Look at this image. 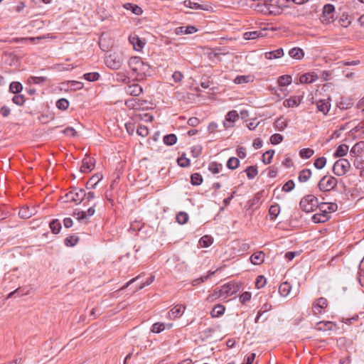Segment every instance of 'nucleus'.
Returning a JSON list of instances; mask_svg holds the SVG:
<instances>
[{
    "label": "nucleus",
    "instance_id": "3c124183",
    "mask_svg": "<svg viewBox=\"0 0 364 364\" xmlns=\"http://www.w3.org/2000/svg\"><path fill=\"white\" fill-rule=\"evenodd\" d=\"M56 107L61 110H66L69 107V102L65 98H61L56 102Z\"/></svg>",
    "mask_w": 364,
    "mask_h": 364
},
{
    "label": "nucleus",
    "instance_id": "a878e982",
    "mask_svg": "<svg viewBox=\"0 0 364 364\" xmlns=\"http://www.w3.org/2000/svg\"><path fill=\"white\" fill-rule=\"evenodd\" d=\"M272 309V306L270 304H268V303H265L264 304L260 309L257 312V315L255 319V322L257 323H259V321L260 319V318L262 316L263 314H264L265 313H267V311H270Z\"/></svg>",
    "mask_w": 364,
    "mask_h": 364
},
{
    "label": "nucleus",
    "instance_id": "a18cd8bd",
    "mask_svg": "<svg viewBox=\"0 0 364 364\" xmlns=\"http://www.w3.org/2000/svg\"><path fill=\"white\" fill-rule=\"evenodd\" d=\"M291 81H292L291 76L288 75H282L278 79L279 85L280 86H283V87L291 84Z\"/></svg>",
    "mask_w": 364,
    "mask_h": 364
},
{
    "label": "nucleus",
    "instance_id": "0e129e2a",
    "mask_svg": "<svg viewBox=\"0 0 364 364\" xmlns=\"http://www.w3.org/2000/svg\"><path fill=\"white\" fill-rule=\"evenodd\" d=\"M47 80L46 77H35L31 76L29 78V82H32L34 84H41L45 82Z\"/></svg>",
    "mask_w": 364,
    "mask_h": 364
},
{
    "label": "nucleus",
    "instance_id": "79ce46f5",
    "mask_svg": "<svg viewBox=\"0 0 364 364\" xmlns=\"http://www.w3.org/2000/svg\"><path fill=\"white\" fill-rule=\"evenodd\" d=\"M166 329V323L161 322H156L151 326V332L159 333Z\"/></svg>",
    "mask_w": 364,
    "mask_h": 364
},
{
    "label": "nucleus",
    "instance_id": "c03bdc74",
    "mask_svg": "<svg viewBox=\"0 0 364 364\" xmlns=\"http://www.w3.org/2000/svg\"><path fill=\"white\" fill-rule=\"evenodd\" d=\"M203 182V177L198 173H194L191 176V183L193 186H199Z\"/></svg>",
    "mask_w": 364,
    "mask_h": 364
},
{
    "label": "nucleus",
    "instance_id": "9b49d317",
    "mask_svg": "<svg viewBox=\"0 0 364 364\" xmlns=\"http://www.w3.org/2000/svg\"><path fill=\"white\" fill-rule=\"evenodd\" d=\"M183 4L185 6L195 10L208 11L211 9V6L207 4H199L191 0H185Z\"/></svg>",
    "mask_w": 364,
    "mask_h": 364
},
{
    "label": "nucleus",
    "instance_id": "39448f33",
    "mask_svg": "<svg viewBox=\"0 0 364 364\" xmlns=\"http://www.w3.org/2000/svg\"><path fill=\"white\" fill-rule=\"evenodd\" d=\"M337 183L338 181L335 177L324 176L319 181L318 187L321 191L328 192L336 186Z\"/></svg>",
    "mask_w": 364,
    "mask_h": 364
},
{
    "label": "nucleus",
    "instance_id": "8fccbe9b",
    "mask_svg": "<svg viewBox=\"0 0 364 364\" xmlns=\"http://www.w3.org/2000/svg\"><path fill=\"white\" fill-rule=\"evenodd\" d=\"M274 154V151L273 149L267 151L262 156L263 163L265 164H269L272 161Z\"/></svg>",
    "mask_w": 364,
    "mask_h": 364
},
{
    "label": "nucleus",
    "instance_id": "bb28decb",
    "mask_svg": "<svg viewBox=\"0 0 364 364\" xmlns=\"http://www.w3.org/2000/svg\"><path fill=\"white\" fill-rule=\"evenodd\" d=\"M50 228L51 230V232L53 234H58L60 232V230L62 228L61 223L59 220L58 219H53L49 223Z\"/></svg>",
    "mask_w": 364,
    "mask_h": 364
},
{
    "label": "nucleus",
    "instance_id": "9d476101",
    "mask_svg": "<svg viewBox=\"0 0 364 364\" xmlns=\"http://www.w3.org/2000/svg\"><path fill=\"white\" fill-rule=\"evenodd\" d=\"M95 159L90 156H85L82 161L80 171L82 173H89L95 167Z\"/></svg>",
    "mask_w": 364,
    "mask_h": 364
},
{
    "label": "nucleus",
    "instance_id": "e2e57ef3",
    "mask_svg": "<svg viewBox=\"0 0 364 364\" xmlns=\"http://www.w3.org/2000/svg\"><path fill=\"white\" fill-rule=\"evenodd\" d=\"M276 127L279 131L284 130L287 127V122L282 120V118H278L276 122Z\"/></svg>",
    "mask_w": 364,
    "mask_h": 364
},
{
    "label": "nucleus",
    "instance_id": "680f3d73",
    "mask_svg": "<svg viewBox=\"0 0 364 364\" xmlns=\"http://www.w3.org/2000/svg\"><path fill=\"white\" fill-rule=\"evenodd\" d=\"M294 182L292 180H289L284 184L282 187V191L285 192H289L294 188Z\"/></svg>",
    "mask_w": 364,
    "mask_h": 364
},
{
    "label": "nucleus",
    "instance_id": "f8f14e48",
    "mask_svg": "<svg viewBox=\"0 0 364 364\" xmlns=\"http://www.w3.org/2000/svg\"><path fill=\"white\" fill-rule=\"evenodd\" d=\"M73 191V196L74 198L73 202L76 204H80L85 198L86 193L83 188H77L76 187H71Z\"/></svg>",
    "mask_w": 364,
    "mask_h": 364
},
{
    "label": "nucleus",
    "instance_id": "20e7f679",
    "mask_svg": "<svg viewBox=\"0 0 364 364\" xmlns=\"http://www.w3.org/2000/svg\"><path fill=\"white\" fill-rule=\"evenodd\" d=\"M336 20V9L334 5L326 4L323 6L321 21L323 24H329Z\"/></svg>",
    "mask_w": 364,
    "mask_h": 364
},
{
    "label": "nucleus",
    "instance_id": "864d4df0",
    "mask_svg": "<svg viewBox=\"0 0 364 364\" xmlns=\"http://www.w3.org/2000/svg\"><path fill=\"white\" fill-rule=\"evenodd\" d=\"M326 164V159L324 156H322V157L317 158L315 160L314 165L315 168H316L317 169H321L325 166Z\"/></svg>",
    "mask_w": 364,
    "mask_h": 364
},
{
    "label": "nucleus",
    "instance_id": "de8ad7c7",
    "mask_svg": "<svg viewBox=\"0 0 364 364\" xmlns=\"http://www.w3.org/2000/svg\"><path fill=\"white\" fill-rule=\"evenodd\" d=\"M188 218V215L186 212H180L176 215V221L181 225L186 223Z\"/></svg>",
    "mask_w": 364,
    "mask_h": 364
},
{
    "label": "nucleus",
    "instance_id": "69168bd1",
    "mask_svg": "<svg viewBox=\"0 0 364 364\" xmlns=\"http://www.w3.org/2000/svg\"><path fill=\"white\" fill-rule=\"evenodd\" d=\"M70 89L73 90H79L83 87V83L78 81H70Z\"/></svg>",
    "mask_w": 364,
    "mask_h": 364
},
{
    "label": "nucleus",
    "instance_id": "e433bc0d",
    "mask_svg": "<svg viewBox=\"0 0 364 364\" xmlns=\"http://www.w3.org/2000/svg\"><path fill=\"white\" fill-rule=\"evenodd\" d=\"M23 90V85L19 82H12L9 86V91L14 94H19Z\"/></svg>",
    "mask_w": 364,
    "mask_h": 364
},
{
    "label": "nucleus",
    "instance_id": "09e8293b",
    "mask_svg": "<svg viewBox=\"0 0 364 364\" xmlns=\"http://www.w3.org/2000/svg\"><path fill=\"white\" fill-rule=\"evenodd\" d=\"M314 154V151L310 148H304L300 150L299 156L302 159H309Z\"/></svg>",
    "mask_w": 364,
    "mask_h": 364
},
{
    "label": "nucleus",
    "instance_id": "5701e85b",
    "mask_svg": "<svg viewBox=\"0 0 364 364\" xmlns=\"http://www.w3.org/2000/svg\"><path fill=\"white\" fill-rule=\"evenodd\" d=\"M283 55H284V50L282 48H278L277 50L269 51V52H266L264 53L265 58L269 60L281 58L282 56H283Z\"/></svg>",
    "mask_w": 364,
    "mask_h": 364
},
{
    "label": "nucleus",
    "instance_id": "37998d69",
    "mask_svg": "<svg viewBox=\"0 0 364 364\" xmlns=\"http://www.w3.org/2000/svg\"><path fill=\"white\" fill-rule=\"evenodd\" d=\"M79 241V237L75 235H70L67 237L64 240V244L68 247L75 246Z\"/></svg>",
    "mask_w": 364,
    "mask_h": 364
},
{
    "label": "nucleus",
    "instance_id": "4d7b16f0",
    "mask_svg": "<svg viewBox=\"0 0 364 364\" xmlns=\"http://www.w3.org/2000/svg\"><path fill=\"white\" fill-rule=\"evenodd\" d=\"M136 133L139 136L145 137V136H148V134H149V129L144 125H139L136 129Z\"/></svg>",
    "mask_w": 364,
    "mask_h": 364
},
{
    "label": "nucleus",
    "instance_id": "a19ab883",
    "mask_svg": "<svg viewBox=\"0 0 364 364\" xmlns=\"http://www.w3.org/2000/svg\"><path fill=\"white\" fill-rule=\"evenodd\" d=\"M245 172L247 173V176L249 179H253L258 173L257 168L256 166H248Z\"/></svg>",
    "mask_w": 364,
    "mask_h": 364
},
{
    "label": "nucleus",
    "instance_id": "2f4dec72",
    "mask_svg": "<svg viewBox=\"0 0 364 364\" xmlns=\"http://www.w3.org/2000/svg\"><path fill=\"white\" fill-rule=\"evenodd\" d=\"M213 242V239L210 235H204L199 240V245L202 247H208Z\"/></svg>",
    "mask_w": 364,
    "mask_h": 364
},
{
    "label": "nucleus",
    "instance_id": "7ed1b4c3",
    "mask_svg": "<svg viewBox=\"0 0 364 364\" xmlns=\"http://www.w3.org/2000/svg\"><path fill=\"white\" fill-rule=\"evenodd\" d=\"M238 289V286L235 284H225L221 287L220 289L218 291H215L214 293L209 296V298H217L221 296H224L225 298H226L227 296H232L236 294Z\"/></svg>",
    "mask_w": 364,
    "mask_h": 364
},
{
    "label": "nucleus",
    "instance_id": "1a4fd4ad",
    "mask_svg": "<svg viewBox=\"0 0 364 364\" xmlns=\"http://www.w3.org/2000/svg\"><path fill=\"white\" fill-rule=\"evenodd\" d=\"M328 306V301L324 297L317 299L312 305V311L314 314H321Z\"/></svg>",
    "mask_w": 364,
    "mask_h": 364
},
{
    "label": "nucleus",
    "instance_id": "b1692460",
    "mask_svg": "<svg viewBox=\"0 0 364 364\" xmlns=\"http://www.w3.org/2000/svg\"><path fill=\"white\" fill-rule=\"evenodd\" d=\"M289 55L294 59L301 60L304 57V53L301 48L295 47L289 50Z\"/></svg>",
    "mask_w": 364,
    "mask_h": 364
},
{
    "label": "nucleus",
    "instance_id": "423d86ee",
    "mask_svg": "<svg viewBox=\"0 0 364 364\" xmlns=\"http://www.w3.org/2000/svg\"><path fill=\"white\" fill-rule=\"evenodd\" d=\"M350 168V163L347 159H341L336 161L333 166V172L335 175L341 176L344 175Z\"/></svg>",
    "mask_w": 364,
    "mask_h": 364
},
{
    "label": "nucleus",
    "instance_id": "aec40b11",
    "mask_svg": "<svg viewBox=\"0 0 364 364\" xmlns=\"http://www.w3.org/2000/svg\"><path fill=\"white\" fill-rule=\"evenodd\" d=\"M333 326H336L332 321H320L316 323V330L318 331H331Z\"/></svg>",
    "mask_w": 364,
    "mask_h": 364
},
{
    "label": "nucleus",
    "instance_id": "ea45409f",
    "mask_svg": "<svg viewBox=\"0 0 364 364\" xmlns=\"http://www.w3.org/2000/svg\"><path fill=\"white\" fill-rule=\"evenodd\" d=\"M177 137L174 134H170L165 135L163 139V141L168 146L173 145L176 143Z\"/></svg>",
    "mask_w": 364,
    "mask_h": 364
},
{
    "label": "nucleus",
    "instance_id": "4c0bfd02",
    "mask_svg": "<svg viewBox=\"0 0 364 364\" xmlns=\"http://www.w3.org/2000/svg\"><path fill=\"white\" fill-rule=\"evenodd\" d=\"M280 212V206L278 204L272 205L269 210L271 220H275Z\"/></svg>",
    "mask_w": 364,
    "mask_h": 364
},
{
    "label": "nucleus",
    "instance_id": "c85d7f7f",
    "mask_svg": "<svg viewBox=\"0 0 364 364\" xmlns=\"http://www.w3.org/2000/svg\"><path fill=\"white\" fill-rule=\"evenodd\" d=\"M260 36H263V33H262V31H248V32H245L243 35V38L245 40H253V39H256Z\"/></svg>",
    "mask_w": 364,
    "mask_h": 364
},
{
    "label": "nucleus",
    "instance_id": "f03ea898",
    "mask_svg": "<svg viewBox=\"0 0 364 364\" xmlns=\"http://www.w3.org/2000/svg\"><path fill=\"white\" fill-rule=\"evenodd\" d=\"M299 205L301 209L306 213H311L319 206L318 198L311 194L306 195L301 198Z\"/></svg>",
    "mask_w": 364,
    "mask_h": 364
},
{
    "label": "nucleus",
    "instance_id": "49530a36",
    "mask_svg": "<svg viewBox=\"0 0 364 364\" xmlns=\"http://www.w3.org/2000/svg\"><path fill=\"white\" fill-rule=\"evenodd\" d=\"M100 73L97 72L85 73L83 75V78L89 82L97 81L100 78Z\"/></svg>",
    "mask_w": 364,
    "mask_h": 364
},
{
    "label": "nucleus",
    "instance_id": "cd10ccee",
    "mask_svg": "<svg viewBox=\"0 0 364 364\" xmlns=\"http://www.w3.org/2000/svg\"><path fill=\"white\" fill-rule=\"evenodd\" d=\"M317 109L323 113L324 114H326L331 107V105L328 102H325L324 100H319L317 104Z\"/></svg>",
    "mask_w": 364,
    "mask_h": 364
},
{
    "label": "nucleus",
    "instance_id": "ddd939ff",
    "mask_svg": "<svg viewBox=\"0 0 364 364\" xmlns=\"http://www.w3.org/2000/svg\"><path fill=\"white\" fill-rule=\"evenodd\" d=\"M129 41L133 45L134 49L138 51L141 50L145 45L144 41H142L137 35L129 36Z\"/></svg>",
    "mask_w": 364,
    "mask_h": 364
},
{
    "label": "nucleus",
    "instance_id": "58836bf2",
    "mask_svg": "<svg viewBox=\"0 0 364 364\" xmlns=\"http://www.w3.org/2000/svg\"><path fill=\"white\" fill-rule=\"evenodd\" d=\"M240 165V160L236 157H230L226 164L227 167L229 169L235 170Z\"/></svg>",
    "mask_w": 364,
    "mask_h": 364
},
{
    "label": "nucleus",
    "instance_id": "473e14b6",
    "mask_svg": "<svg viewBox=\"0 0 364 364\" xmlns=\"http://www.w3.org/2000/svg\"><path fill=\"white\" fill-rule=\"evenodd\" d=\"M329 218V215H328V213H317V214H314L312 217V220L314 223H324L326 221H327Z\"/></svg>",
    "mask_w": 364,
    "mask_h": 364
},
{
    "label": "nucleus",
    "instance_id": "5fc2aeb1",
    "mask_svg": "<svg viewBox=\"0 0 364 364\" xmlns=\"http://www.w3.org/2000/svg\"><path fill=\"white\" fill-rule=\"evenodd\" d=\"M177 161H178V164L181 167L185 168V167H188L190 165V159L185 157L184 155H182L180 157H178Z\"/></svg>",
    "mask_w": 364,
    "mask_h": 364
},
{
    "label": "nucleus",
    "instance_id": "412c9836",
    "mask_svg": "<svg viewBox=\"0 0 364 364\" xmlns=\"http://www.w3.org/2000/svg\"><path fill=\"white\" fill-rule=\"evenodd\" d=\"M264 259V253L263 252H257L250 257L251 262L255 265L262 264Z\"/></svg>",
    "mask_w": 364,
    "mask_h": 364
},
{
    "label": "nucleus",
    "instance_id": "4468645a",
    "mask_svg": "<svg viewBox=\"0 0 364 364\" xmlns=\"http://www.w3.org/2000/svg\"><path fill=\"white\" fill-rule=\"evenodd\" d=\"M318 208L322 213H326L328 215L330 213L335 212L338 208V205L334 203L322 202L319 203Z\"/></svg>",
    "mask_w": 364,
    "mask_h": 364
},
{
    "label": "nucleus",
    "instance_id": "6e6552de",
    "mask_svg": "<svg viewBox=\"0 0 364 364\" xmlns=\"http://www.w3.org/2000/svg\"><path fill=\"white\" fill-rule=\"evenodd\" d=\"M124 91L129 95L137 97L142 93L143 89L138 83L129 82L124 87Z\"/></svg>",
    "mask_w": 364,
    "mask_h": 364
},
{
    "label": "nucleus",
    "instance_id": "6e6d98bb",
    "mask_svg": "<svg viewBox=\"0 0 364 364\" xmlns=\"http://www.w3.org/2000/svg\"><path fill=\"white\" fill-rule=\"evenodd\" d=\"M283 136L280 134H274L270 137L271 144L276 145L281 143L283 141Z\"/></svg>",
    "mask_w": 364,
    "mask_h": 364
},
{
    "label": "nucleus",
    "instance_id": "f3484780",
    "mask_svg": "<svg viewBox=\"0 0 364 364\" xmlns=\"http://www.w3.org/2000/svg\"><path fill=\"white\" fill-rule=\"evenodd\" d=\"M302 97L291 96L284 101L283 105L286 107H294L300 105Z\"/></svg>",
    "mask_w": 364,
    "mask_h": 364
},
{
    "label": "nucleus",
    "instance_id": "774afa93",
    "mask_svg": "<svg viewBox=\"0 0 364 364\" xmlns=\"http://www.w3.org/2000/svg\"><path fill=\"white\" fill-rule=\"evenodd\" d=\"M172 78L175 82H180L183 78V75L180 71H175L172 75Z\"/></svg>",
    "mask_w": 364,
    "mask_h": 364
},
{
    "label": "nucleus",
    "instance_id": "bf43d9fd",
    "mask_svg": "<svg viewBox=\"0 0 364 364\" xmlns=\"http://www.w3.org/2000/svg\"><path fill=\"white\" fill-rule=\"evenodd\" d=\"M12 101L14 104L21 106L25 102V97L22 95H16L12 98Z\"/></svg>",
    "mask_w": 364,
    "mask_h": 364
},
{
    "label": "nucleus",
    "instance_id": "a211bd4d",
    "mask_svg": "<svg viewBox=\"0 0 364 364\" xmlns=\"http://www.w3.org/2000/svg\"><path fill=\"white\" fill-rule=\"evenodd\" d=\"M198 29L193 26H188L186 27L180 26L176 28L175 33L177 35L181 34H192L196 33Z\"/></svg>",
    "mask_w": 364,
    "mask_h": 364
},
{
    "label": "nucleus",
    "instance_id": "f704fd0d",
    "mask_svg": "<svg viewBox=\"0 0 364 364\" xmlns=\"http://www.w3.org/2000/svg\"><path fill=\"white\" fill-rule=\"evenodd\" d=\"M33 214V211L32 209H30L28 207H23L20 209L18 212V215L21 218L27 219L31 218Z\"/></svg>",
    "mask_w": 364,
    "mask_h": 364
},
{
    "label": "nucleus",
    "instance_id": "2eb2a0df",
    "mask_svg": "<svg viewBox=\"0 0 364 364\" xmlns=\"http://www.w3.org/2000/svg\"><path fill=\"white\" fill-rule=\"evenodd\" d=\"M102 174L97 173L93 175L86 183L87 189L95 188L97 184L102 179Z\"/></svg>",
    "mask_w": 364,
    "mask_h": 364
},
{
    "label": "nucleus",
    "instance_id": "f257e3e1",
    "mask_svg": "<svg viewBox=\"0 0 364 364\" xmlns=\"http://www.w3.org/2000/svg\"><path fill=\"white\" fill-rule=\"evenodd\" d=\"M128 64L131 70L139 75H150V65L144 62L140 57L134 56L130 58Z\"/></svg>",
    "mask_w": 364,
    "mask_h": 364
},
{
    "label": "nucleus",
    "instance_id": "6ab92c4d",
    "mask_svg": "<svg viewBox=\"0 0 364 364\" xmlns=\"http://www.w3.org/2000/svg\"><path fill=\"white\" fill-rule=\"evenodd\" d=\"M123 8L126 10H129L132 14L135 15H141L143 13L142 9L136 4L132 3H125L123 4Z\"/></svg>",
    "mask_w": 364,
    "mask_h": 364
},
{
    "label": "nucleus",
    "instance_id": "72a5a7b5",
    "mask_svg": "<svg viewBox=\"0 0 364 364\" xmlns=\"http://www.w3.org/2000/svg\"><path fill=\"white\" fill-rule=\"evenodd\" d=\"M311 176V171L310 169L305 168L299 172V181L301 183L306 182Z\"/></svg>",
    "mask_w": 364,
    "mask_h": 364
},
{
    "label": "nucleus",
    "instance_id": "7c9ffc66",
    "mask_svg": "<svg viewBox=\"0 0 364 364\" xmlns=\"http://www.w3.org/2000/svg\"><path fill=\"white\" fill-rule=\"evenodd\" d=\"M223 168L222 164L215 161L210 162L208 165L209 171L213 174L220 173L223 170Z\"/></svg>",
    "mask_w": 364,
    "mask_h": 364
},
{
    "label": "nucleus",
    "instance_id": "13d9d810",
    "mask_svg": "<svg viewBox=\"0 0 364 364\" xmlns=\"http://www.w3.org/2000/svg\"><path fill=\"white\" fill-rule=\"evenodd\" d=\"M125 105L127 107L130 109H137V107L139 105L137 102V100L134 98L127 100L125 101Z\"/></svg>",
    "mask_w": 364,
    "mask_h": 364
},
{
    "label": "nucleus",
    "instance_id": "dca6fc26",
    "mask_svg": "<svg viewBox=\"0 0 364 364\" xmlns=\"http://www.w3.org/2000/svg\"><path fill=\"white\" fill-rule=\"evenodd\" d=\"M186 306L183 305H176L168 312V316L171 318L180 317L184 312Z\"/></svg>",
    "mask_w": 364,
    "mask_h": 364
},
{
    "label": "nucleus",
    "instance_id": "4be33fe9",
    "mask_svg": "<svg viewBox=\"0 0 364 364\" xmlns=\"http://www.w3.org/2000/svg\"><path fill=\"white\" fill-rule=\"evenodd\" d=\"M318 79V76L314 73H306L301 75L299 77V81L301 83H311L316 81Z\"/></svg>",
    "mask_w": 364,
    "mask_h": 364
},
{
    "label": "nucleus",
    "instance_id": "338daca9",
    "mask_svg": "<svg viewBox=\"0 0 364 364\" xmlns=\"http://www.w3.org/2000/svg\"><path fill=\"white\" fill-rule=\"evenodd\" d=\"M251 299V293L249 291H245L240 296V301L242 304H245L246 301H250Z\"/></svg>",
    "mask_w": 364,
    "mask_h": 364
},
{
    "label": "nucleus",
    "instance_id": "393cba45",
    "mask_svg": "<svg viewBox=\"0 0 364 364\" xmlns=\"http://www.w3.org/2000/svg\"><path fill=\"white\" fill-rule=\"evenodd\" d=\"M291 289V284L287 282H284L280 284V286L279 287V292L281 296L285 297L289 295V294L290 293Z\"/></svg>",
    "mask_w": 364,
    "mask_h": 364
},
{
    "label": "nucleus",
    "instance_id": "c9c22d12",
    "mask_svg": "<svg viewBox=\"0 0 364 364\" xmlns=\"http://www.w3.org/2000/svg\"><path fill=\"white\" fill-rule=\"evenodd\" d=\"M348 151V146L346 144H341L339 145L335 153L334 156L336 157H342L347 154Z\"/></svg>",
    "mask_w": 364,
    "mask_h": 364
},
{
    "label": "nucleus",
    "instance_id": "c756f323",
    "mask_svg": "<svg viewBox=\"0 0 364 364\" xmlns=\"http://www.w3.org/2000/svg\"><path fill=\"white\" fill-rule=\"evenodd\" d=\"M225 308L222 304L216 305L210 312L211 316L213 318L222 316L225 312Z\"/></svg>",
    "mask_w": 364,
    "mask_h": 364
},
{
    "label": "nucleus",
    "instance_id": "0eeeda50",
    "mask_svg": "<svg viewBox=\"0 0 364 364\" xmlns=\"http://www.w3.org/2000/svg\"><path fill=\"white\" fill-rule=\"evenodd\" d=\"M105 62L106 65L112 70H118L122 65V61L120 58L115 55H109L107 56Z\"/></svg>",
    "mask_w": 364,
    "mask_h": 364
},
{
    "label": "nucleus",
    "instance_id": "603ef678",
    "mask_svg": "<svg viewBox=\"0 0 364 364\" xmlns=\"http://www.w3.org/2000/svg\"><path fill=\"white\" fill-rule=\"evenodd\" d=\"M225 119H227V121H230L235 123L237 119H239V115L237 111L232 110L227 113Z\"/></svg>",
    "mask_w": 364,
    "mask_h": 364
},
{
    "label": "nucleus",
    "instance_id": "052dcab7",
    "mask_svg": "<svg viewBox=\"0 0 364 364\" xmlns=\"http://www.w3.org/2000/svg\"><path fill=\"white\" fill-rule=\"evenodd\" d=\"M266 284V279L264 276L259 275L255 281V286L257 289L262 288Z\"/></svg>",
    "mask_w": 364,
    "mask_h": 364
}]
</instances>
